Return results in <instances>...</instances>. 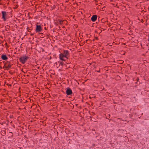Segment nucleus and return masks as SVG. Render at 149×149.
Masks as SVG:
<instances>
[{"mask_svg":"<svg viewBox=\"0 0 149 149\" xmlns=\"http://www.w3.org/2000/svg\"><path fill=\"white\" fill-rule=\"evenodd\" d=\"M69 54L68 50H64L62 53H61L59 55V58L60 60L65 61L68 59Z\"/></svg>","mask_w":149,"mask_h":149,"instance_id":"obj_1","label":"nucleus"},{"mask_svg":"<svg viewBox=\"0 0 149 149\" xmlns=\"http://www.w3.org/2000/svg\"><path fill=\"white\" fill-rule=\"evenodd\" d=\"M28 57L27 56L24 55L21 56L19 58L20 61L22 64H24L26 61Z\"/></svg>","mask_w":149,"mask_h":149,"instance_id":"obj_2","label":"nucleus"},{"mask_svg":"<svg viewBox=\"0 0 149 149\" xmlns=\"http://www.w3.org/2000/svg\"><path fill=\"white\" fill-rule=\"evenodd\" d=\"M1 13L2 14V19H3L4 21H6L7 17V13L5 11H1Z\"/></svg>","mask_w":149,"mask_h":149,"instance_id":"obj_3","label":"nucleus"},{"mask_svg":"<svg viewBox=\"0 0 149 149\" xmlns=\"http://www.w3.org/2000/svg\"><path fill=\"white\" fill-rule=\"evenodd\" d=\"M42 28L40 25H37L36 26V31L37 32H39L41 31Z\"/></svg>","mask_w":149,"mask_h":149,"instance_id":"obj_4","label":"nucleus"},{"mask_svg":"<svg viewBox=\"0 0 149 149\" xmlns=\"http://www.w3.org/2000/svg\"><path fill=\"white\" fill-rule=\"evenodd\" d=\"M66 92L68 95H70L72 93V90L70 88L67 89Z\"/></svg>","mask_w":149,"mask_h":149,"instance_id":"obj_5","label":"nucleus"},{"mask_svg":"<svg viewBox=\"0 0 149 149\" xmlns=\"http://www.w3.org/2000/svg\"><path fill=\"white\" fill-rule=\"evenodd\" d=\"M97 19V16L96 15H93L91 17V20L93 22H95Z\"/></svg>","mask_w":149,"mask_h":149,"instance_id":"obj_6","label":"nucleus"},{"mask_svg":"<svg viewBox=\"0 0 149 149\" xmlns=\"http://www.w3.org/2000/svg\"><path fill=\"white\" fill-rule=\"evenodd\" d=\"M1 58L3 60H6L8 58L6 55L2 54L1 56Z\"/></svg>","mask_w":149,"mask_h":149,"instance_id":"obj_7","label":"nucleus"},{"mask_svg":"<svg viewBox=\"0 0 149 149\" xmlns=\"http://www.w3.org/2000/svg\"><path fill=\"white\" fill-rule=\"evenodd\" d=\"M11 65L9 63L6 66V68L8 70L11 68Z\"/></svg>","mask_w":149,"mask_h":149,"instance_id":"obj_8","label":"nucleus"},{"mask_svg":"<svg viewBox=\"0 0 149 149\" xmlns=\"http://www.w3.org/2000/svg\"><path fill=\"white\" fill-rule=\"evenodd\" d=\"M59 65L61 66H63L64 64V63H63L62 62H61L60 61L59 62Z\"/></svg>","mask_w":149,"mask_h":149,"instance_id":"obj_9","label":"nucleus"},{"mask_svg":"<svg viewBox=\"0 0 149 149\" xmlns=\"http://www.w3.org/2000/svg\"><path fill=\"white\" fill-rule=\"evenodd\" d=\"M60 23H61V22H62V21H61H61H60Z\"/></svg>","mask_w":149,"mask_h":149,"instance_id":"obj_10","label":"nucleus"}]
</instances>
